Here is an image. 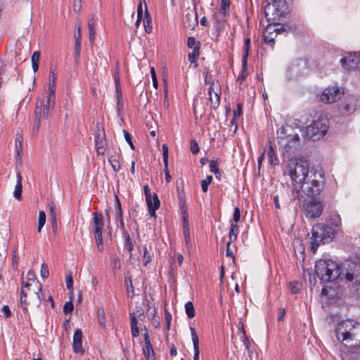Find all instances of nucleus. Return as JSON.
<instances>
[{
    "instance_id": "393cba45",
    "label": "nucleus",
    "mask_w": 360,
    "mask_h": 360,
    "mask_svg": "<svg viewBox=\"0 0 360 360\" xmlns=\"http://www.w3.org/2000/svg\"><path fill=\"white\" fill-rule=\"evenodd\" d=\"M267 156L269 163L272 166H276L279 164V160L277 158L273 146L270 143L269 146V149L267 150Z\"/></svg>"
},
{
    "instance_id": "09e8293b",
    "label": "nucleus",
    "mask_w": 360,
    "mask_h": 360,
    "mask_svg": "<svg viewBox=\"0 0 360 360\" xmlns=\"http://www.w3.org/2000/svg\"><path fill=\"white\" fill-rule=\"evenodd\" d=\"M144 265L147 266L151 261V255L149 254L148 249L146 246L143 247V255Z\"/></svg>"
},
{
    "instance_id": "c85d7f7f",
    "label": "nucleus",
    "mask_w": 360,
    "mask_h": 360,
    "mask_svg": "<svg viewBox=\"0 0 360 360\" xmlns=\"http://www.w3.org/2000/svg\"><path fill=\"white\" fill-rule=\"evenodd\" d=\"M95 21L94 18L88 20V28L89 31V41L92 44L96 37V30L94 27Z\"/></svg>"
},
{
    "instance_id": "052dcab7",
    "label": "nucleus",
    "mask_w": 360,
    "mask_h": 360,
    "mask_svg": "<svg viewBox=\"0 0 360 360\" xmlns=\"http://www.w3.org/2000/svg\"><path fill=\"white\" fill-rule=\"evenodd\" d=\"M240 209L236 207L234 208V212H233V221H234L233 224H237V223L240 220Z\"/></svg>"
},
{
    "instance_id": "79ce46f5",
    "label": "nucleus",
    "mask_w": 360,
    "mask_h": 360,
    "mask_svg": "<svg viewBox=\"0 0 360 360\" xmlns=\"http://www.w3.org/2000/svg\"><path fill=\"white\" fill-rule=\"evenodd\" d=\"M212 181V176L210 175L207 176V177L205 179L201 181V182H200L201 188H202V190L203 192L207 191L208 186L210 184Z\"/></svg>"
},
{
    "instance_id": "774afa93",
    "label": "nucleus",
    "mask_w": 360,
    "mask_h": 360,
    "mask_svg": "<svg viewBox=\"0 0 360 360\" xmlns=\"http://www.w3.org/2000/svg\"><path fill=\"white\" fill-rule=\"evenodd\" d=\"M40 58V52L39 51H34L32 56V63H39Z\"/></svg>"
},
{
    "instance_id": "f257e3e1",
    "label": "nucleus",
    "mask_w": 360,
    "mask_h": 360,
    "mask_svg": "<svg viewBox=\"0 0 360 360\" xmlns=\"http://www.w3.org/2000/svg\"><path fill=\"white\" fill-rule=\"evenodd\" d=\"M335 335L344 346L360 345V323L351 319L342 321L335 329Z\"/></svg>"
},
{
    "instance_id": "7ed1b4c3",
    "label": "nucleus",
    "mask_w": 360,
    "mask_h": 360,
    "mask_svg": "<svg viewBox=\"0 0 360 360\" xmlns=\"http://www.w3.org/2000/svg\"><path fill=\"white\" fill-rule=\"evenodd\" d=\"M42 297L41 284L34 282L32 285H22L20 292V305L25 312L29 307H39Z\"/></svg>"
},
{
    "instance_id": "0e129e2a",
    "label": "nucleus",
    "mask_w": 360,
    "mask_h": 360,
    "mask_svg": "<svg viewBox=\"0 0 360 360\" xmlns=\"http://www.w3.org/2000/svg\"><path fill=\"white\" fill-rule=\"evenodd\" d=\"M248 75V71L246 69V65H244L243 63V70L240 76L238 77V80H240L241 82L244 80Z\"/></svg>"
},
{
    "instance_id": "8fccbe9b",
    "label": "nucleus",
    "mask_w": 360,
    "mask_h": 360,
    "mask_svg": "<svg viewBox=\"0 0 360 360\" xmlns=\"http://www.w3.org/2000/svg\"><path fill=\"white\" fill-rule=\"evenodd\" d=\"M49 275V271L48 266L45 263H43L41 266V276L42 278L45 279L48 278Z\"/></svg>"
},
{
    "instance_id": "1a4fd4ad",
    "label": "nucleus",
    "mask_w": 360,
    "mask_h": 360,
    "mask_svg": "<svg viewBox=\"0 0 360 360\" xmlns=\"http://www.w3.org/2000/svg\"><path fill=\"white\" fill-rule=\"evenodd\" d=\"M343 94L342 88L333 86L326 88L318 97L319 101L325 104H331L338 101Z\"/></svg>"
},
{
    "instance_id": "f704fd0d",
    "label": "nucleus",
    "mask_w": 360,
    "mask_h": 360,
    "mask_svg": "<svg viewBox=\"0 0 360 360\" xmlns=\"http://www.w3.org/2000/svg\"><path fill=\"white\" fill-rule=\"evenodd\" d=\"M187 46L188 48L195 50V49H200V44L193 37L188 38Z\"/></svg>"
},
{
    "instance_id": "9d476101",
    "label": "nucleus",
    "mask_w": 360,
    "mask_h": 360,
    "mask_svg": "<svg viewBox=\"0 0 360 360\" xmlns=\"http://www.w3.org/2000/svg\"><path fill=\"white\" fill-rule=\"evenodd\" d=\"M288 11L285 0H274L265 8L266 15H271L274 19H278Z\"/></svg>"
},
{
    "instance_id": "5fc2aeb1",
    "label": "nucleus",
    "mask_w": 360,
    "mask_h": 360,
    "mask_svg": "<svg viewBox=\"0 0 360 360\" xmlns=\"http://www.w3.org/2000/svg\"><path fill=\"white\" fill-rule=\"evenodd\" d=\"M96 243L100 250L102 251L103 250V240H102V233L95 234Z\"/></svg>"
},
{
    "instance_id": "58836bf2",
    "label": "nucleus",
    "mask_w": 360,
    "mask_h": 360,
    "mask_svg": "<svg viewBox=\"0 0 360 360\" xmlns=\"http://www.w3.org/2000/svg\"><path fill=\"white\" fill-rule=\"evenodd\" d=\"M250 47V39L246 38L245 39V47H244L245 53H244V55L243 57L244 65H247V58L248 56Z\"/></svg>"
},
{
    "instance_id": "3c124183",
    "label": "nucleus",
    "mask_w": 360,
    "mask_h": 360,
    "mask_svg": "<svg viewBox=\"0 0 360 360\" xmlns=\"http://www.w3.org/2000/svg\"><path fill=\"white\" fill-rule=\"evenodd\" d=\"M143 350L145 356H150L151 354H154V351L153 349L151 344L148 343L147 345H145V347L143 349Z\"/></svg>"
},
{
    "instance_id": "412c9836",
    "label": "nucleus",
    "mask_w": 360,
    "mask_h": 360,
    "mask_svg": "<svg viewBox=\"0 0 360 360\" xmlns=\"http://www.w3.org/2000/svg\"><path fill=\"white\" fill-rule=\"evenodd\" d=\"M190 330L191 333L192 342L193 345V350H194V360H199V339L197 335V333L194 328L190 327Z\"/></svg>"
},
{
    "instance_id": "13d9d810",
    "label": "nucleus",
    "mask_w": 360,
    "mask_h": 360,
    "mask_svg": "<svg viewBox=\"0 0 360 360\" xmlns=\"http://www.w3.org/2000/svg\"><path fill=\"white\" fill-rule=\"evenodd\" d=\"M46 103L48 105H53L55 103V93H51L49 91V94L46 98Z\"/></svg>"
},
{
    "instance_id": "603ef678",
    "label": "nucleus",
    "mask_w": 360,
    "mask_h": 360,
    "mask_svg": "<svg viewBox=\"0 0 360 360\" xmlns=\"http://www.w3.org/2000/svg\"><path fill=\"white\" fill-rule=\"evenodd\" d=\"M209 167H210V170L211 172H212V173H214L215 174L219 173L217 163V162L215 160H212L210 162Z\"/></svg>"
},
{
    "instance_id": "c9c22d12",
    "label": "nucleus",
    "mask_w": 360,
    "mask_h": 360,
    "mask_svg": "<svg viewBox=\"0 0 360 360\" xmlns=\"http://www.w3.org/2000/svg\"><path fill=\"white\" fill-rule=\"evenodd\" d=\"M230 3V0H221V11L225 16L229 14Z\"/></svg>"
},
{
    "instance_id": "2f4dec72",
    "label": "nucleus",
    "mask_w": 360,
    "mask_h": 360,
    "mask_svg": "<svg viewBox=\"0 0 360 360\" xmlns=\"http://www.w3.org/2000/svg\"><path fill=\"white\" fill-rule=\"evenodd\" d=\"M97 317L99 325L105 328V311L103 308L98 309L97 311Z\"/></svg>"
},
{
    "instance_id": "a878e982",
    "label": "nucleus",
    "mask_w": 360,
    "mask_h": 360,
    "mask_svg": "<svg viewBox=\"0 0 360 360\" xmlns=\"http://www.w3.org/2000/svg\"><path fill=\"white\" fill-rule=\"evenodd\" d=\"M115 89H116L117 110L120 111L123 108V103H122V93H121L120 85V79L118 77L115 79Z\"/></svg>"
},
{
    "instance_id": "6e6552de",
    "label": "nucleus",
    "mask_w": 360,
    "mask_h": 360,
    "mask_svg": "<svg viewBox=\"0 0 360 360\" xmlns=\"http://www.w3.org/2000/svg\"><path fill=\"white\" fill-rule=\"evenodd\" d=\"M303 211L308 219L319 217L323 211V202L316 198L305 200L303 202Z\"/></svg>"
},
{
    "instance_id": "ea45409f",
    "label": "nucleus",
    "mask_w": 360,
    "mask_h": 360,
    "mask_svg": "<svg viewBox=\"0 0 360 360\" xmlns=\"http://www.w3.org/2000/svg\"><path fill=\"white\" fill-rule=\"evenodd\" d=\"M56 82V75L53 73V71H51L50 82H49V91H50L51 93H55Z\"/></svg>"
},
{
    "instance_id": "0eeeda50",
    "label": "nucleus",
    "mask_w": 360,
    "mask_h": 360,
    "mask_svg": "<svg viewBox=\"0 0 360 360\" xmlns=\"http://www.w3.org/2000/svg\"><path fill=\"white\" fill-rule=\"evenodd\" d=\"M328 128V122L326 119H318L307 127L306 135L309 139L317 140L327 132Z\"/></svg>"
},
{
    "instance_id": "864d4df0",
    "label": "nucleus",
    "mask_w": 360,
    "mask_h": 360,
    "mask_svg": "<svg viewBox=\"0 0 360 360\" xmlns=\"http://www.w3.org/2000/svg\"><path fill=\"white\" fill-rule=\"evenodd\" d=\"M73 304L71 301L65 303L63 307V312L65 314H69L73 310Z\"/></svg>"
},
{
    "instance_id": "72a5a7b5",
    "label": "nucleus",
    "mask_w": 360,
    "mask_h": 360,
    "mask_svg": "<svg viewBox=\"0 0 360 360\" xmlns=\"http://www.w3.org/2000/svg\"><path fill=\"white\" fill-rule=\"evenodd\" d=\"M45 223H46V214L44 211H40L39 212V217H38V227H37L38 233L41 232V229L44 226Z\"/></svg>"
},
{
    "instance_id": "dca6fc26",
    "label": "nucleus",
    "mask_w": 360,
    "mask_h": 360,
    "mask_svg": "<svg viewBox=\"0 0 360 360\" xmlns=\"http://www.w3.org/2000/svg\"><path fill=\"white\" fill-rule=\"evenodd\" d=\"M82 332L80 329L75 330L73 335L72 350L75 353L84 354L82 347Z\"/></svg>"
},
{
    "instance_id": "cd10ccee",
    "label": "nucleus",
    "mask_w": 360,
    "mask_h": 360,
    "mask_svg": "<svg viewBox=\"0 0 360 360\" xmlns=\"http://www.w3.org/2000/svg\"><path fill=\"white\" fill-rule=\"evenodd\" d=\"M131 335L134 338H136L139 335V328L137 326V319L134 315V314H131Z\"/></svg>"
},
{
    "instance_id": "a18cd8bd",
    "label": "nucleus",
    "mask_w": 360,
    "mask_h": 360,
    "mask_svg": "<svg viewBox=\"0 0 360 360\" xmlns=\"http://www.w3.org/2000/svg\"><path fill=\"white\" fill-rule=\"evenodd\" d=\"M81 43H75V63H79L80 60Z\"/></svg>"
},
{
    "instance_id": "69168bd1",
    "label": "nucleus",
    "mask_w": 360,
    "mask_h": 360,
    "mask_svg": "<svg viewBox=\"0 0 360 360\" xmlns=\"http://www.w3.org/2000/svg\"><path fill=\"white\" fill-rule=\"evenodd\" d=\"M124 132V138H125V140L127 143H129V144L130 145L131 148L132 149L134 148V145L132 143V141H131V135L129 132H127L126 130H124L123 131Z\"/></svg>"
},
{
    "instance_id": "4468645a",
    "label": "nucleus",
    "mask_w": 360,
    "mask_h": 360,
    "mask_svg": "<svg viewBox=\"0 0 360 360\" xmlns=\"http://www.w3.org/2000/svg\"><path fill=\"white\" fill-rule=\"evenodd\" d=\"M217 86L218 84H214V82H212L211 86L208 89L209 99L214 108L218 107L220 103L221 91Z\"/></svg>"
},
{
    "instance_id": "c03bdc74",
    "label": "nucleus",
    "mask_w": 360,
    "mask_h": 360,
    "mask_svg": "<svg viewBox=\"0 0 360 360\" xmlns=\"http://www.w3.org/2000/svg\"><path fill=\"white\" fill-rule=\"evenodd\" d=\"M22 137L21 135H18L15 139V149L17 152L18 155H20V153L22 150Z\"/></svg>"
},
{
    "instance_id": "37998d69",
    "label": "nucleus",
    "mask_w": 360,
    "mask_h": 360,
    "mask_svg": "<svg viewBox=\"0 0 360 360\" xmlns=\"http://www.w3.org/2000/svg\"><path fill=\"white\" fill-rule=\"evenodd\" d=\"M22 183L17 182L15 190L13 192V196L15 199L20 200L22 198Z\"/></svg>"
},
{
    "instance_id": "aec40b11",
    "label": "nucleus",
    "mask_w": 360,
    "mask_h": 360,
    "mask_svg": "<svg viewBox=\"0 0 360 360\" xmlns=\"http://www.w3.org/2000/svg\"><path fill=\"white\" fill-rule=\"evenodd\" d=\"M329 227H332L335 230V233L339 230V228L341 226V218L340 216L337 212H332L329 216V219L328 220V224Z\"/></svg>"
},
{
    "instance_id": "4c0bfd02",
    "label": "nucleus",
    "mask_w": 360,
    "mask_h": 360,
    "mask_svg": "<svg viewBox=\"0 0 360 360\" xmlns=\"http://www.w3.org/2000/svg\"><path fill=\"white\" fill-rule=\"evenodd\" d=\"M346 279L348 281H353L356 283H360V275L355 272H347L345 276Z\"/></svg>"
},
{
    "instance_id": "4d7b16f0",
    "label": "nucleus",
    "mask_w": 360,
    "mask_h": 360,
    "mask_svg": "<svg viewBox=\"0 0 360 360\" xmlns=\"http://www.w3.org/2000/svg\"><path fill=\"white\" fill-rule=\"evenodd\" d=\"M66 285L68 290H72L73 289V280L70 274L66 275L65 277Z\"/></svg>"
},
{
    "instance_id": "bf43d9fd",
    "label": "nucleus",
    "mask_w": 360,
    "mask_h": 360,
    "mask_svg": "<svg viewBox=\"0 0 360 360\" xmlns=\"http://www.w3.org/2000/svg\"><path fill=\"white\" fill-rule=\"evenodd\" d=\"M162 152H163V162L164 165L168 164V148L166 144L162 146Z\"/></svg>"
},
{
    "instance_id": "6e6d98bb",
    "label": "nucleus",
    "mask_w": 360,
    "mask_h": 360,
    "mask_svg": "<svg viewBox=\"0 0 360 360\" xmlns=\"http://www.w3.org/2000/svg\"><path fill=\"white\" fill-rule=\"evenodd\" d=\"M150 73H151V77H152V80H153V86L155 89H157L158 86V79H157V77H156V74H155V70L153 67L150 68Z\"/></svg>"
},
{
    "instance_id": "ddd939ff",
    "label": "nucleus",
    "mask_w": 360,
    "mask_h": 360,
    "mask_svg": "<svg viewBox=\"0 0 360 360\" xmlns=\"http://www.w3.org/2000/svg\"><path fill=\"white\" fill-rule=\"evenodd\" d=\"M97 134L95 136V148L98 155H104L105 152V135L103 129L98 127Z\"/></svg>"
},
{
    "instance_id": "de8ad7c7",
    "label": "nucleus",
    "mask_w": 360,
    "mask_h": 360,
    "mask_svg": "<svg viewBox=\"0 0 360 360\" xmlns=\"http://www.w3.org/2000/svg\"><path fill=\"white\" fill-rule=\"evenodd\" d=\"M76 30H77V32L75 34V42L81 43V41H82V32H81V30H82V29H81V23L80 22H79L76 25Z\"/></svg>"
},
{
    "instance_id": "e433bc0d",
    "label": "nucleus",
    "mask_w": 360,
    "mask_h": 360,
    "mask_svg": "<svg viewBox=\"0 0 360 360\" xmlns=\"http://www.w3.org/2000/svg\"><path fill=\"white\" fill-rule=\"evenodd\" d=\"M185 310L188 318H193L195 316V309L191 302L186 303Z\"/></svg>"
},
{
    "instance_id": "2eb2a0df",
    "label": "nucleus",
    "mask_w": 360,
    "mask_h": 360,
    "mask_svg": "<svg viewBox=\"0 0 360 360\" xmlns=\"http://www.w3.org/2000/svg\"><path fill=\"white\" fill-rule=\"evenodd\" d=\"M296 129H295L292 126L289 124H285L284 126H282L277 131V137L279 139L278 144L279 145H287L288 146L289 144L285 143V138L287 136H290L294 133Z\"/></svg>"
},
{
    "instance_id": "5701e85b",
    "label": "nucleus",
    "mask_w": 360,
    "mask_h": 360,
    "mask_svg": "<svg viewBox=\"0 0 360 360\" xmlns=\"http://www.w3.org/2000/svg\"><path fill=\"white\" fill-rule=\"evenodd\" d=\"M143 23L146 32L150 33L153 30L152 19L147 9V6L145 4V13L143 19Z\"/></svg>"
},
{
    "instance_id": "bb28decb",
    "label": "nucleus",
    "mask_w": 360,
    "mask_h": 360,
    "mask_svg": "<svg viewBox=\"0 0 360 360\" xmlns=\"http://www.w3.org/2000/svg\"><path fill=\"white\" fill-rule=\"evenodd\" d=\"M183 233H184L186 245L187 248H189L191 246V237H190L188 222L187 219H186V217H184Z\"/></svg>"
},
{
    "instance_id": "7c9ffc66",
    "label": "nucleus",
    "mask_w": 360,
    "mask_h": 360,
    "mask_svg": "<svg viewBox=\"0 0 360 360\" xmlns=\"http://www.w3.org/2000/svg\"><path fill=\"white\" fill-rule=\"evenodd\" d=\"M271 29V27H268L266 28V31L264 33V40L265 42L274 45V38L272 36H271V34H272Z\"/></svg>"
},
{
    "instance_id": "338daca9",
    "label": "nucleus",
    "mask_w": 360,
    "mask_h": 360,
    "mask_svg": "<svg viewBox=\"0 0 360 360\" xmlns=\"http://www.w3.org/2000/svg\"><path fill=\"white\" fill-rule=\"evenodd\" d=\"M82 8V0H75L73 9L76 13L79 12Z\"/></svg>"
},
{
    "instance_id": "b1692460",
    "label": "nucleus",
    "mask_w": 360,
    "mask_h": 360,
    "mask_svg": "<svg viewBox=\"0 0 360 360\" xmlns=\"http://www.w3.org/2000/svg\"><path fill=\"white\" fill-rule=\"evenodd\" d=\"M119 155L115 152L113 154L108 152V161L111 165L112 169L117 172L120 169V165L119 162Z\"/></svg>"
},
{
    "instance_id": "4be33fe9",
    "label": "nucleus",
    "mask_w": 360,
    "mask_h": 360,
    "mask_svg": "<svg viewBox=\"0 0 360 360\" xmlns=\"http://www.w3.org/2000/svg\"><path fill=\"white\" fill-rule=\"evenodd\" d=\"M94 234L102 233L103 227V217L101 213H95L94 217Z\"/></svg>"
},
{
    "instance_id": "e2e57ef3",
    "label": "nucleus",
    "mask_w": 360,
    "mask_h": 360,
    "mask_svg": "<svg viewBox=\"0 0 360 360\" xmlns=\"http://www.w3.org/2000/svg\"><path fill=\"white\" fill-rule=\"evenodd\" d=\"M48 207L50 212V216L51 217H53V216H56V213L55 212V205L53 201L49 202Z\"/></svg>"
},
{
    "instance_id": "c756f323",
    "label": "nucleus",
    "mask_w": 360,
    "mask_h": 360,
    "mask_svg": "<svg viewBox=\"0 0 360 360\" xmlns=\"http://www.w3.org/2000/svg\"><path fill=\"white\" fill-rule=\"evenodd\" d=\"M238 232V227L236 224H231L229 231V241L230 243L234 242L237 239V235Z\"/></svg>"
},
{
    "instance_id": "473e14b6",
    "label": "nucleus",
    "mask_w": 360,
    "mask_h": 360,
    "mask_svg": "<svg viewBox=\"0 0 360 360\" xmlns=\"http://www.w3.org/2000/svg\"><path fill=\"white\" fill-rule=\"evenodd\" d=\"M27 281H22V285H32L34 282H39L36 279L35 274L33 271L30 270L27 274Z\"/></svg>"
},
{
    "instance_id": "f3484780",
    "label": "nucleus",
    "mask_w": 360,
    "mask_h": 360,
    "mask_svg": "<svg viewBox=\"0 0 360 360\" xmlns=\"http://www.w3.org/2000/svg\"><path fill=\"white\" fill-rule=\"evenodd\" d=\"M146 200L150 215L155 218V211L159 208L160 205L157 194L154 193L153 195L150 196V198H146Z\"/></svg>"
},
{
    "instance_id": "49530a36",
    "label": "nucleus",
    "mask_w": 360,
    "mask_h": 360,
    "mask_svg": "<svg viewBox=\"0 0 360 360\" xmlns=\"http://www.w3.org/2000/svg\"><path fill=\"white\" fill-rule=\"evenodd\" d=\"M116 203H115V210L117 211V218L120 220V223L122 224V212H121V204L117 198V197H115Z\"/></svg>"
},
{
    "instance_id": "39448f33",
    "label": "nucleus",
    "mask_w": 360,
    "mask_h": 360,
    "mask_svg": "<svg viewBox=\"0 0 360 360\" xmlns=\"http://www.w3.org/2000/svg\"><path fill=\"white\" fill-rule=\"evenodd\" d=\"M287 170L293 184V189H297L298 186L304 182L307 176L310 174L307 161L301 159H291L287 165Z\"/></svg>"
},
{
    "instance_id": "f03ea898",
    "label": "nucleus",
    "mask_w": 360,
    "mask_h": 360,
    "mask_svg": "<svg viewBox=\"0 0 360 360\" xmlns=\"http://www.w3.org/2000/svg\"><path fill=\"white\" fill-rule=\"evenodd\" d=\"M325 184L324 174L322 171L311 170L310 174L307 176L304 182H302L297 189L295 191L297 193H302L309 197L314 198L319 195L323 190Z\"/></svg>"
},
{
    "instance_id": "680f3d73",
    "label": "nucleus",
    "mask_w": 360,
    "mask_h": 360,
    "mask_svg": "<svg viewBox=\"0 0 360 360\" xmlns=\"http://www.w3.org/2000/svg\"><path fill=\"white\" fill-rule=\"evenodd\" d=\"M191 150L193 153L195 154L199 151V146L195 141H191Z\"/></svg>"
},
{
    "instance_id": "6ab92c4d",
    "label": "nucleus",
    "mask_w": 360,
    "mask_h": 360,
    "mask_svg": "<svg viewBox=\"0 0 360 360\" xmlns=\"http://www.w3.org/2000/svg\"><path fill=\"white\" fill-rule=\"evenodd\" d=\"M185 26L190 30H193L198 25V15L194 10L188 11L186 14Z\"/></svg>"
},
{
    "instance_id": "a211bd4d",
    "label": "nucleus",
    "mask_w": 360,
    "mask_h": 360,
    "mask_svg": "<svg viewBox=\"0 0 360 360\" xmlns=\"http://www.w3.org/2000/svg\"><path fill=\"white\" fill-rule=\"evenodd\" d=\"M300 137L299 134L297 131H295L292 133L290 136H288L287 138H285V143L289 144L288 146L287 145H280L281 146L283 147L286 152H291L292 149L295 148L297 146L299 143Z\"/></svg>"
},
{
    "instance_id": "20e7f679",
    "label": "nucleus",
    "mask_w": 360,
    "mask_h": 360,
    "mask_svg": "<svg viewBox=\"0 0 360 360\" xmlns=\"http://www.w3.org/2000/svg\"><path fill=\"white\" fill-rule=\"evenodd\" d=\"M315 273L322 283L335 281L340 276L339 265L330 259H319L316 262Z\"/></svg>"
},
{
    "instance_id": "a19ab883",
    "label": "nucleus",
    "mask_w": 360,
    "mask_h": 360,
    "mask_svg": "<svg viewBox=\"0 0 360 360\" xmlns=\"http://www.w3.org/2000/svg\"><path fill=\"white\" fill-rule=\"evenodd\" d=\"M200 55V49H195V50H193L191 53H188V60L191 63H194L196 62Z\"/></svg>"
},
{
    "instance_id": "f8f14e48",
    "label": "nucleus",
    "mask_w": 360,
    "mask_h": 360,
    "mask_svg": "<svg viewBox=\"0 0 360 360\" xmlns=\"http://www.w3.org/2000/svg\"><path fill=\"white\" fill-rule=\"evenodd\" d=\"M53 105H48V103L46 105H43L42 107V101H40V103L39 105V103H37L36 106V110H35V120L34 123V127L37 129L39 128L40 126V120L41 116L44 117H47L49 112L53 110Z\"/></svg>"
},
{
    "instance_id": "9b49d317",
    "label": "nucleus",
    "mask_w": 360,
    "mask_h": 360,
    "mask_svg": "<svg viewBox=\"0 0 360 360\" xmlns=\"http://www.w3.org/2000/svg\"><path fill=\"white\" fill-rule=\"evenodd\" d=\"M359 105L358 98L354 96H347L342 103L339 111L342 116H348L354 112Z\"/></svg>"
},
{
    "instance_id": "423d86ee",
    "label": "nucleus",
    "mask_w": 360,
    "mask_h": 360,
    "mask_svg": "<svg viewBox=\"0 0 360 360\" xmlns=\"http://www.w3.org/2000/svg\"><path fill=\"white\" fill-rule=\"evenodd\" d=\"M335 233V230L332 227L322 224H318L312 229V237L311 250L315 253L318 247L321 243L330 241Z\"/></svg>"
}]
</instances>
